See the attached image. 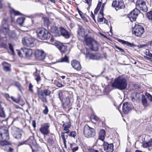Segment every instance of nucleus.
I'll use <instances>...</instances> for the list:
<instances>
[{
	"label": "nucleus",
	"instance_id": "f257e3e1",
	"mask_svg": "<svg viewBox=\"0 0 152 152\" xmlns=\"http://www.w3.org/2000/svg\"><path fill=\"white\" fill-rule=\"evenodd\" d=\"M112 86V87L119 90H124L127 86L126 80L124 77L119 76L114 80Z\"/></svg>",
	"mask_w": 152,
	"mask_h": 152
},
{
	"label": "nucleus",
	"instance_id": "f03ea898",
	"mask_svg": "<svg viewBox=\"0 0 152 152\" xmlns=\"http://www.w3.org/2000/svg\"><path fill=\"white\" fill-rule=\"evenodd\" d=\"M9 139L8 131L3 128L0 129V145L4 146L9 145V143L6 140Z\"/></svg>",
	"mask_w": 152,
	"mask_h": 152
},
{
	"label": "nucleus",
	"instance_id": "7ed1b4c3",
	"mask_svg": "<svg viewBox=\"0 0 152 152\" xmlns=\"http://www.w3.org/2000/svg\"><path fill=\"white\" fill-rule=\"evenodd\" d=\"M37 37L42 40L50 39V43L51 38H53L51 37V34L48 31L44 28L38 29L37 31Z\"/></svg>",
	"mask_w": 152,
	"mask_h": 152
},
{
	"label": "nucleus",
	"instance_id": "20e7f679",
	"mask_svg": "<svg viewBox=\"0 0 152 152\" xmlns=\"http://www.w3.org/2000/svg\"><path fill=\"white\" fill-rule=\"evenodd\" d=\"M83 133L85 137L87 138L93 137L96 134L94 129L88 125H85L84 127Z\"/></svg>",
	"mask_w": 152,
	"mask_h": 152
},
{
	"label": "nucleus",
	"instance_id": "39448f33",
	"mask_svg": "<svg viewBox=\"0 0 152 152\" xmlns=\"http://www.w3.org/2000/svg\"><path fill=\"white\" fill-rule=\"evenodd\" d=\"M51 93V91L49 90L46 89L44 91H38L37 94L39 98L45 103L47 102L46 96H49Z\"/></svg>",
	"mask_w": 152,
	"mask_h": 152
},
{
	"label": "nucleus",
	"instance_id": "423d86ee",
	"mask_svg": "<svg viewBox=\"0 0 152 152\" xmlns=\"http://www.w3.org/2000/svg\"><path fill=\"white\" fill-rule=\"evenodd\" d=\"M34 39L30 36H27L22 38V42L25 46L29 47H33L34 45Z\"/></svg>",
	"mask_w": 152,
	"mask_h": 152
},
{
	"label": "nucleus",
	"instance_id": "0eeeda50",
	"mask_svg": "<svg viewBox=\"0 0 152 152\" xmlns=\"http://www.w3.org/2000/svg\"><path fill=\"white\" fill-rule=\"evenodd\" d=\"M17 53L20 57H22V54H24L26 57L28 58H30L33 54V51L31 49L26 48H21L20 51L18 50Z\"/></svg>",
	"mask_w": 152,
	"mask_h": 152
},
{
	"label": "nucleus",
	"instance_id": "6e6552de",
	"mask_svg": "<svg viewBox=\"0 0 152 152\" xmlns=\"http://www.w3.org/2000/svg\"><path fill=\"white\" fill-rule=\"evenodd\" d=\"M50 43L55 45L61 53H65L67 50V47L66 46L62 45L59 42L54 40L53 38H51Z\"/></svg>",
	"mask_w": 152,
	"mask_h": 152
},
{
	"label": "nucleus",
	"instance_id": "1a4fd4ad",
	"mask_svg": "<svg viewBox=\"0 0 152 152\" xmlns=\"http://www.w3.org/2000/svg\"><path fill=\"white\" fill-rule=\"evenodd\" d=\"M144 28L141 25H136L132 29L133 34L137 37H140L143 33Z\"/></svg>",
	"mask_w": 152,
	"mask_h": 152
},
{
	"label": "nucleus",
	"instance_id": "9d476101",
	"mask_svg": "<svg viewBox=\"0 0 152 152\" xmlns=\"http://www.w3.org/2000/svg\"><path fill=\"white\" fill-rule=\"evenodd\" d=\"M136 8H138L144 12L148 11V7L146 5V2L144 0H137L136 4Z\"/></svg>",
	"mask_w": 152,
	"mask_h": 152
},
{
	"label": "nucleus",
	"instance_id": "9b49d317",
	"mask_svg": "<svg viewBox=\"0 0 152 152\" xmlns=\"http://www.w3.org/2000/svg\"><path fill=\"white\" fill-rule=\"evenodd\" d=\"M140 12V10L137 8H135L128 15V17L131 21L132 22L135 21Z\"/></svg>",
	"mask_w": 152,
	"mask_h": 152
},
{
	"label": "nucleus",
	"instance_id": "f8f14e48",
	"mask_svg": "<svg viewBox=\"0 0 152 152\" xmlns=\"http://www.w3.org/2000/svg\"><path fill=\"white\" fill-rule=\"evenodd\" d=\"M50 125L48 123H44L41 125L39 131L44 135H47L50 132Z\"/></svg>",
	"mask_w": 152,
	"mask_h": 152
},
{
	"label": "nucleus",
	"instance_id": "ddd939ff",
	"mask_svg": "<svg viewBox=\"0 0 152 152\" xmlns=\"http://www.w3.org/2000/svg\"><path fill=\"white\" fill-rule=\"evenodd\" d=\"M112 5L115 8L116 10L124 9L125 7V5L122 0H115L113 1Z\"/></svg>",
	"mask_w": 152,
	"mask_h": 152
},
{
	"label": "nucleus",
	"instance_id": "4468645a",
	"mask_svg": "<svg viewBox=\"0 0 152 152\" xmlns=\"http://www.w3.org/2000/svg\"><path fill=\"white\" fill-rule=\"evenodd\" d=\"M35 56L38 60L43 61L45 57V54L43 50L37 49L35 51Z\"/></svg>",
	"mask_w": 152,
	"mask_h": 152
},
{
	"label": "nucleus",
	"instance_id": "2eb2a0df",
	"mask_svg": "<svg viewBox=\"0 0 152 152\" xmlns=\"http://www.w3.org/2000/svg\"><path fill=\"white\" fill-rule=\"evenodd\" d=\"M133 106L132 104L128 102H125L123 104L122 110L124 114H128L132 110Z\"/></svg>",
	"mask_w": 152,
	"mask_h": 152
},
{
	"label": "nucleus",
	"instance_id": "dca6fc26",
	"mask_svg": "<svg viewBox=\"0 0 152 152\" xmlns=\"http://www.w3.org/2000/svg\"><path fill=\"white\" fill-rule=\"evenodd\" d=\"M48 28L52 33H54L55 36H58L59 35V31L55 23H51L50 26H48Z\"/></svg>",
	"mask_w": 152,
	"mask_h": 152
},
{
	"label": "nucleus",
	"instance_id": "f3484780",
	"mask_svg": "<svg viewBox=\"0 0 152 152\" xmlns=\"http://www.w3.org/2000/svg\"><path fill=\"white\" fill-rule=\"evenodd\" d=\"M12 134L13 136L16 139H19L21 137V134L17 128L13 127L12 128Z\"/></svg>",
	"mask_w": 152,
	"mask_h": 152
},
{
	"label": "nucleus",
	"instance_id": "a211bd4d",
	"mask_svg": "<svg viewBox=\"0 0 152 152\" xmlns=\"http://www.w3.org/2000/svg\"><path fill=\"white\" fill-rule=\"evenodd\" d=\"M103 147L104 150L106 152H112L113 151V143L108 144L104 142Z\"/></svg>",
	"mask_w": 152,
	"mask_h": 152
},
{
	"label": "nucleus",
	"instance_id": "6ab92c4d",
	"mask_svg": "<svg viewBox=\"0 0 152 152\" xmlns=\"http://www.w3.org/2000/svg\"><path fill=\"white\" fill-rule=\"evenodd\" d=\"M71 64L73 67L77 70L79 71L81 69L80 64L77 61L73 60L71 62Z\"/></svg>",
	"mask_w": 152,
	"mask_h": 152
},
{
	"label": "nucleus",
	"instance_id": "aec40b11",
	"mask_svg": "<svg viewBox=\"0 0 152 152\" xmlns=\"http://www.w3.org/2000/svg\"><path fill=\"white\" fill-rule=\"evenodd\" d=\"M77 32L79 36L83 37L84 38L86 36V35L85 34L84 29L82 26H79Z\"/></svg>",
	"mask_w": 152,
	"mask_h": 152
},
{
	"label": "nucleus",
	"instance_id": "412c9836",
	"mask_svg": "<svg viewBox=\"0 0 152 152\" xmlns=\"http://www.w3.org/2000/svg\"><path fill=\"white\" fill-rule=\"evenodd\" d=\"M84 40L86 42L87 45L89 46L91 44L93 43V42H95L93 39L90 37H87V35L84 37Z\"/></svg>",
	"mask_w": 152,
	"mask_h": 152
},
{
	"label": "nucleus",
	"instance_id": "4be33fe9",
	"mask_svg": "<svg viewBox=\"0 0 152 152\" xmlns=\"http://www.w3.org/2000/svg\"><path fill=\"white\" fill-rule=\"evenodd\" d=\"M61 32L62 35L66 38L68 39L70 37V35L66 30L62 28H61Z\"/></svg>",
	"mask_w": 152,
	"mask_h": 152
},
{
	"label": "nucleus",
	"instance_id": "5701e85b",
	"mask_svg": "<svg viewBox=\"0 0 152 152\" xmlns=\"http://www.w3.org/2000/svg\"><path fill=\"white\" fill-rule=\"evenodd\" d=\"M2 64L3 66V69L4 71L8 72L11 71V65L10 64L5 62H2Z\"/></svg>",
	"mask_w": 152,
	"mask_h": 152
},
{
	"label": "nucleus",
	"instance_id": "b1692460",
	"mask_svg": "<svg viewBox=\"0 0 152 152\" xmlns=\"http://www.w3.org/2000/svg\"><path fill=\"white\" fill-rule=\"evenodd\" d=\"M89 47L91 50L94 51H97L98 49V44L96 41L95 42H93V43L90 45Z\"/></svg>",
	"mask_w": 152,
	"mask_h": 152
},
{
	"label": "nucleus",
	"instance_id": "393cba45",
	"mask_svg": "<svg viewBox=\"0 0 152 152\" xmlns=\"http://www.w3.org/2000/svg\"><path fill=\"white\" fill-rule=\"evenodd\" d=\"M65 92L62 91H60L59 94L58 96L61 102H63L64 100L66 99L67 97L65 96Z\"/></svg>",
	"mask_w": 152,
	"mask_h": 152
},
{
	"label": "nucleus",
	"instance_id": "a878e982",
	"mask_svg": "<svg viewBox=\"0 0 152 152\" xmlns=\"http://www.w3.org/2000/svg\"><path fill=\"white\" fill-rule=\"evenodd\" d=\"M105 136V130H101L99 133V140L103 141L104 139Z\"/></svg>",
	"mask_w": 152,
	"mask_h": 152
},
{
	"label": "nucleus",
	"instance_id": "bb28decb",
	"mask_svg": "<svg viewBox=\"0 0 152 152\" xmlns=\"http://www.w3.org/2000/svg\"><path fill=\"white\" fill-rule=\"evenodd\" d=\"M25 18L23 17H21L18 18L16 20V23L21 26H23Z\"/></svg>",
	"mask_w": 152,
	"mask_h": 152
},
{
	"label": "nucleus",
	"instance_id": "cd10ccee",
	"mask_svg": "<svg viewBox=\"0 0 152 152\" xmlns=\"http://www.w3.org/2000/svg\"><path fill=\"white\" fill-rule=\"evenodd\" d=\"M86 57L87 58L92 60H97L98 58L95 55L92 54H87Z\"/></svg>",
	"mask_w": 152,
	"mask_h": 152
},
{
	"label": "nucleus",
	"instance_id": "c85d7f7f",
	"mask_svg": "<svg viewBox=\"0 0 152 152\" xmlns=\"http://www.w3.org/2000/svg\"><path fill=\"white\" fill-rule=\"evenodd\" d=\"M118 41L122 44L126 45L127 46H129L131 47H133L134 46V45L133 44L122 40L119 39Z\"/></svg>",
	"mask_w": 152,
	"mask_h": 152
},
{
	"label": "nucleus",
	"instance_id": "c756f323",
	"mask_svg": "<svg viewBox=\"0 0 152 152\" xmlns=\"http://www.w3.org/2000/svg\"><path fill=\"white\" fill-rule=\"evenodd\" d=\"M34 75L35 80H36L37 83H39V82L41 80L39 74L36 73L34 74Z\"/></svg>",
	"mask_w": 152,
	"mask_h": 152
},
{
	"label": "nucleus",
	"instance_id": "7c9ffc66",
	"mask_svg": "<svg viewBox=\"0 0 152 152\" xmlns=\"http://www.w3.org/2000/svg\"><path fill=\"white\" fill-rule=\"evenodd\" d=\"M0 116L1 117L4 118L5 117V114L4 110V108L0 104Z\"/></svg>",
	"mask_w": 152,
	"mask_h": 152
},
{
	"label": "nucleus",
	"instance_id": "2f4dec72",
	"mask_svg": "<svg viewBox=\"0 0 152 152\" xmlns=\"http://www.w3.org/2000/svg\"><path fill=\"white\" fill-rule=\"evenodd\" d=\"M142 102L143 105L145 107H147L148 105L147 99L144 95L142 97Z\"/></svg>",
	"mask_w": 152,
	"mask_h": 152
},
{
	"label": "nucleus",
	"instance_id": "473e14b6",
	"mask_svg": "<svg viewBox=\"0 0 152 152\" xmlns=\"http://www.w3.org/2000/svg\"><path fill=\"white\" fill-rule=\"evenodd\" d=\"M43 20L44 21V23L45 25L47 26L48 28L49 26H50L51 23H50L48 19L47 18H42Z\"/></svg>",
	"mask_w": 152,
	"mask_h": 152
},
{
	"label": "nucleus",
	"instance_id": "72a5a7b5",
	"mask_svg": "<svg viewBox=\"0 0 152 152\" xmlns=\"http://www.w3.org/2000/svg\"><path fill=\"white\" fill-rule=\"evenodd\" d=\"M152 145V142L149 141L148 142H145L143 144V146L144 148H147L151 147Z\"/></svg>",
	"mask_w": 152,
	"mask_h": 152
},
{
	"label": "nucleus",
	"instance_id": "f704fd0d",
	"mask_svg": "<svg viewBox=\"0 0 152 152\" xmlns=\"http://www.w3.org/2000/svg\"><path fill=\"white\" fill-rule=\"evenodd\" d=\"M9 31V29L7 27H3L1 29V31L4 34H6Z\"/></svg>",
	"mask_w": 152,
	"mask_h": 152
},
{
	"label": "nucleus",
	"instance_id": "c9c22d12",
	"mask_svg": "<svg viewBox=\"0 0 152 152\" xmlns=\"http://www.w3.org/2000/svg\"><path fill=\"white\" fill-rule=\"evenodd\" d=\"M69 60L68 57L65 56L64 57L61 58L60 60L59 61V62H68Z\"/></svg>",
	"mask_w": 152,
	"mask_h": 152
},
{
	"label": "nucleus",
	"instance_id": "e433bc0d",
	"mask_svg": "<svg viewBox=\"0 0 152 152\" xmlns=\"http://www.w3.org/2000/svg\"><path fill=\"white\" fill-rule=\"evenodd\" d=\"M146 16L149 20L152 21V11H150L147 12Z\"/></svg>",
	"mask_w": 152,
	"mask_h": 152
},
{
	"label": "nucleus",
	"instance_id": "4c0bfd02",
	"mask_svg": "<svg viewBox=\"0 0 152 152\" xmlns=\"http://www.w3.org/2000/svg\"><path fill=\"white\" fill-rule=\"evenodd\" d=\"M64 128H69L70 127V125L68 122L64 123L63 125Z\"/></svg>",
	"mask_w": 152,
	"mask_h": 152
},
{
	"label": "nucleus",
	"instance_id": "58836bf2",
	"mask_svg": "<svg viewBox=\"0 0 152 152\" xmlns=\"http://www.w3.org/2000/svg\"><path fill=\"white\" fill-rule=\"evenodd\" d=\"M9 48L11 50L12 54H13L14 53V50L13 46L10 43L9 44Z\"/></svg>",
	"mask_w": 152,
	"mask_h": 152
},
{
	"label": "nucleus",
	"instance_id": "ea45409f",
	"mask_svg": "<svg viewBox=\"0 0 152 152\" xmlns=\"http://www.w3.org/2000/svg\"><path fill=\"white\" fill-rule=\"evenodd\" d=\"M145 95L148 97L150 101L152 102V95L148 93L146 94Z\"/></svg>",
	"mask_w": 152,
	"mask_h": 152
},
{
	"label": "nucleus",
	"instance_id": "a19ab883",
	"mask_svg": "<svg viewBox=\"0 0 152 152\" xmlns=\"http://www.w3.org/2000/svg\"><path fill=\"white\" fill-rule=\"evenodd\" d=\"M68 135L70 137H75L76 136V133L75 132H70Z\"/></svg>",
	"mask_w": 152,
	"mask_h": 152
},
{
	"label": "nucleus",
	"instance_id": "79ce46f5",
	"mask_svg": "<svg viewBox=\"0 0 152 152\" xmlns=\"http://www.w3.org/2000/svg\"><path fill=\"white\" fill-rule=\"evenodd\" d=\"M12 11L15 15H22V13L18 11H15L14 10H12Z\"/></svg>",
	"mask_w": 152,
	"mask_h": 152
},
{
	"label": "nucleus",
	"instance_id": "37998d69",
	"mask_svg": "<svg viewBox=\"0 0 152 152\" xmlns=\"http://www.w3.org/2000/svg\"><path fill=\"white\" fill-rule=\"evenodd\" d=\"M100 12L101 14V15L102 16V18H99L98 20L99 21V22H101L103 21L104 18L103 17V13H101V10H100Z\"/></svg>",
	"mask_w": 152,
	"mask_h": 152
},
{
	"label": "nucleus",
	"instance_id": "c03bdc74",
	"mask_svg": "<svg viewBox=\"0 0 152 152\" xmlns=\"http://www.w3.org/2000/svg\"><path fill=\"white\" fill-rule=\"evenodd\" d=\"M48 107L47 106H45V109L43 111V113L45 115H46L48 114Z\"/></svg>",
	"mask_w": 152,
	"mask_h": 152
},
{
	"label": "nucleus",
	"instance_id": "a18cd8bd",
	"mask_svg": "<svg viewBox=\"0 0 152 152\" xmlns=\"http://www.w3.org/2000/svg\"><path fill=\"white\" fill-rule=\"evenodd\" d=\"M33 86L32 85V84L31 83H30L29 84V86L28 91L31 92H33Z\"/></svg>",
	"mask_w": 152,
	"mask_h": 152
},
{
	"label": "nucleus",
	"instance_id": "49530a36",
	"mask_svg": "<svg viewBox=\"0 0 152 152\" xmlns=\"http://www.w3.org/2000/svg\"><path fill=\"white\" fill-rule=\"evenodd\" d=\"M145 54L146 55L149 56V57H152V54L150 52H149L148 50H147L145 51Z\"/></svg>",
	"mask_w": 152,
	"mask_h": 152
},
{
	"label": "nucleus",
	"instance_id": "de8ad7c7",
	"mask_svg": "<svg viewBox=\"0 0 152 152\" xmlns=\"http://www.w3.org/2000/svg\"><path fill=\"white\" fill-rule=\"evenodd\" d=\"M78 150V147H76L73 148H72V152H75Z\"/></svg>",
	"mask_w": 152,
	"mask_h": 152
},
{
	"label": "nucleus",
	"instance_id": "09e8293b",
	"mask_svg": "<svg viewBox=\"0 0 152 152\" xmlns=\"http://www.w3.org/2000/svg\"><path fill=\"white\" fill-rule=\"evenodd\" d=\"M69 128H64V133H68L69 132V130L68 129Z\"/></svg>",
	"mask_w": 152,
	"mask_h": 152
},
{
	"label": "nucleus",
	"instance_id": "8fccbe9b",
	"mask_svg": "<svg viewBox=\"0 0 152 152\" xmlns=\"http://www.w3.org/2000/svg\"><path fill=\"white\" fill-rule=\"evenodd\" d=\"M115 47L116 49H117L122 52H124V51L123 49L118 46H115Z\"/></svg>",
	"mask_w": 152,
	"mask_h": 152
},
{
	"label": "nucleus",
	"instance_id": "3c124183",
	"mask_svg": "<svg viewBox=\"0 0 152 152\" xmlns=\"http://www.w3.org/2000/svg\"><path fill=\"white\" fill-rule=\"evenodd\" d=\"M61 137L63 141H66L64 133L62 132L61 133Z\"/></svg>",
	"mask_w": 152,
	"mask_h": 152
},
{
	"label": "nucleus",
	"instance_id": "603ef678",
	"mask_svg": "<svg viewBox=\"0 0 152 152\" xmlns=\"http://www.w3.org/2000/svg\"><path fill=\"white\" fill-rule=\"evenodd\" d=\"M10 98L14 102L17 103L18 102V101L13 96H11L10 97Z\"/></svg>",
	"mask_w": 152,
	"mask_h": 152
},
{
	"label": "nucleus",
	"instance_id": "864d4df0",
	"mask_svg": "<svg viewBox=\"0 0 152 152\" xmlns=\"http://www.w3.org/2000/svg\"><path fill=\"white\" fill-rule=\"evenodd\" d=\"M1 46L2 47L5 48H7V46L5 43H2L1 45Z\"/></svg>",
	"mask_w": 152,
	"mask_h": 152
},
{
	"label": "nucleus",
	"instance_id": "5fc2aeb1",
	"mask_svg": "<svg viewBox=\"0 0 152 152\" xmlns=\"http://www.w3.org/2000/svg\"><path fill=\"white\" fill-rule=\"evenodd\" d=\"M101 1H100L99 0V3L97 4V5L96 8H97L98 9H99V8H100V7H101Z\"/></svg>",
	"mask_w": 152,
	"mask_h": 152
},
{
	"label": "nucleus",
	"instance_id": "6e6d98bb",
	"mask_svg": "<svg viewBox=\"0 0 152 152\" xmlns=\"http://www.w3.org/2000/svg\"><path fill=\"white\" fill-rule=\"evenodd\" d=\"M15 85L18 88L19 90V91H21L20 88V85L18 83H16L15 84Z\"/></svg>",
	"mask_w": 152,
	"mask_h": 152
},
{
	"label": "nucleus",
	"instance_id": "4d7b16f0",
	"mask_svg": "<svg viewBox=\"0 0 152 152\" xmlns=\"http://www.w3.org/2000/svg\"><path fill=\"white\" fill-rule=\"evenodd\" d=\"M86 2L89 5L91 4V0H85Z\"/></svg>",
	"mask_w": 152,
	"mask_h": 152
},
{
	"label": "nucleus",
	"instance_id": "13d9d810",
	"mask_svg": "<svg viewBox=\"0 0 152 152\" xmlns=\"http://www.w3.org/2000/svg\"><path fill=\"white\" fill-rule=\"evenodd\" d=\"M25 143V142H19L18 146H19L22 145H23Z\"/></svg>",
	"mask_w": 152,
	"mask_h": 152
},
{
	"label": "nucleus",
	"instance_id": "bf43d9fd",
	"mask_svg": "<svg viewBox=\"0 0 152 152\" xmlns=\"http://www.w3.org/2000/svg\"><path fill=\"white\" fill-rule=\"evenodd\" d=\"M99 9H98L97 8H96L95 9L94 11V13L95 14H96L98 12Z\"/></svg>",
	"mask_w": 152,
	"mask_h": 152
},
{
	"label": "nucleus",
	"instance_id": "052dcab7",
	"mask_svg": "<svg viewBox=\"0 0 152 152\" xmlns=\"http://www.w3.org/2000/svg\"><path fill=\"white\" fill-rule=\"evenodd\" d=\"M32 125L35 128L36 127V122L35 121H32Z\"/></svg>",
	"mask_w": 152,
	"mask_h": 152
},
{
	"label": "nucleus",
	"instance_id": "680f3d73",
	"mask_svg": "<svg viewBox=\"0 0 152 152\" xmlns=\"http://www.w3.org/2000/svg\"><path fill=\"white\" fill-rule=\"evenodd\" d=\"M91 152H99L97 150L92 149L91 150Z\"/></svg>",
	"mask_w": 152,
	"mask_h": 152
},
{
	"label": "nucleus",
	"instance_id": "e2e57ef3",
	"mask_svg": "<svg viewBox=\"0 0 152 152\" xmlns=\"http://www.w3.org/2000/svg\"><path fill=\"white\" fill-rule=\"evenodd\" d=\"M57 86L59 87H61L62 86V85L61 83H58L57 85Z\"/></svg>",
	"mask_w": 152,
	"mask_h": 152
},
{
	"label": "nucleus",
	"instance_id": "0e129e2a",
	"mask_svg": "<svg viewBox=\"0 0 152 152\" xmlns=\"http://www.w3.org/2000/svg\"><path fill=\"white\" fill-rule=\"evenodd\" d=\"M104 23H105L106 24H107L108 21H107V20L106 19H105V18H104Z\"/></svg>",
	"mask_w": 152,
	"mask_h": 152
},
{
	"label": "nucleus",
	"instance_id": "69168bd1",
	"mask_svg": "<svg viewBox=\"0 0 152 152\" xmlns=\"http://www.w3.org/2000/svg\"><path fill=\"white\" fill-rule=\"evenodd\" d=\"M91 17L94 20H95V16L93 14V13L92 12H91Z\"/></svg>",
	"mask_w": 152,
	"mask_h": 152
},
{
	"label": "nucleus",
	"instance_id": "338daca9",
	"mask_svg": "<svg viewBox=\"0 0 152 152\" xmlns=\"http://www.w3.org/2000/svg\"><path fill=\"white\" fill-rule=\"evenodd\" d=\"M146 46V45H141L139 46V48H143L144 47H145Z\"/></svg>",
	"mask_w": 152,
	"mask_h": 152
},
{
	"label": "nucleus",
	"instance_id": "774afa93",
	"mask_svg": "<svg viewBox=\"0 0 152 152\" xmlns=\"http://www.w3.org/2000/svg\"><path fill=\"white\" fill-rule=\"evenodd\" d=\"M13 150L12 148H10L9 149V152H12L13 151Z\"/></svg>",
	"mask_w": 152,
	"mask_h": 152
}]
</instances>
